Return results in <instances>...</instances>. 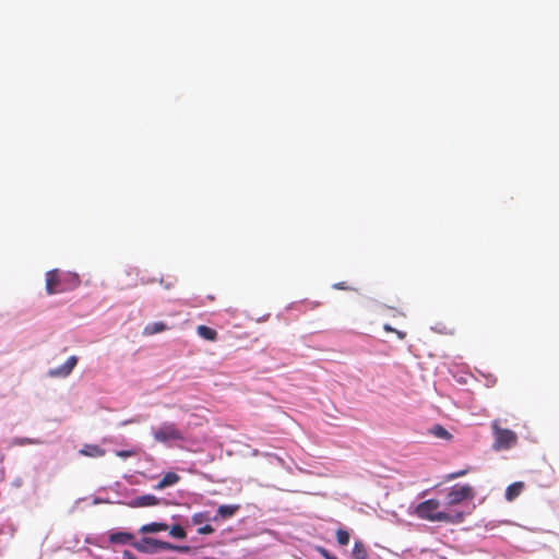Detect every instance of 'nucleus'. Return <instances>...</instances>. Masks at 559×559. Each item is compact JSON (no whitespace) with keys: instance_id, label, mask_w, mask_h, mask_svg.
I'll return each mask as SVG.
<instances>
[{"instance_id":"obj_1","label":"nucleus","mask_w":559,"mask_h":559,"mask_svg":"<svg viewBox=\"0 0 559 559\" xmlns=\"http://www.w3.org/2000/svg\"><path fill=\"white\" fill-rule=\"evenodd\" d=\"M440 502L437 499H428L416 506L414 513L421 520L430 522L461 523L464 520L462 512L453 514L439 511Z\"/></svg>"},{"instance_id":"obj_2","label":"nucleus","mask_w":559,"mask_h":559,"mask_svg":"<svg viewBox=\"0 0 559 559\" xmlns=\"http://www.w3.org/2000/svg\"><path fill=\"white\" fill-rule=\"evenodd\" d=\"M79 285L80 277L76 273L64 272L59 269L46 272V292L48 295L73 290Z\"/></svg>"},{"instance_id":"obj_3","label":"nucleus","mask_w":559,"mask_h":559,"mask_svg":"<svg viewBox=\"0 0 559 559\" xmlns=\"http://www.w3.org/2000/svg\"><path fill=\"white\" fill-rule=\"evenodd\" d=\"M491 429L493 433L492 448L496 451L509 450L518 443V436L514 431L501 427V420L495 419L491 423Z\"/></svg>"},{"instance_id":"obj_4","label":"nucleus","mask_w":559,"mask_h":559,"mask_svg":"<svg viewBox=\"0 0 559 559\" xmlns=\"http://www.w3.org/2000/svg\"><path fill=\"white\" fill-rule=\"evenodd\" d=\"M155 441L169 443L173 441H183V432L173 423H165L157 428L152 429Z\"/></svg>"},{"instance_id":"obj_5","label":"nucleus","mask_w":559,"mask_h":559,"mask_svg":"<svg viewBox=\"0 0 559 559\" xmlns=\"http://www.w3.org/2000/svg\"><path fill=\"white\" fill-rule=\"evenodd\" d=\"M476 496L474 488L468 485H454L452 486L447 493V504L448 506H457L465 500H473Z\"/></svg>"},{"instance_id":"obj_6","label":"nucleus","mask_w":559,"mask_h":559,"mask_svg":"<svg viewBox=\"0 0 559 559\" xmlns=\"http://www.w3.org/2000/svg\"><path fill=\"white\" fill-rule=\"evenodd\" d=\"M108 542L114 545H131L134 549L140 551V540L134 534L127 531H111L108 535Z\"/></svg>"},{"instance_id":"obj_7","label":"nucleus","mask_w":559,"mask_h":559,"mask_svg":"<svg viewBox=\"0 0 559 559\" xmlns=\"http://www.w3.org/2000/svg\"><path fill=\"white\" fill-rule=\"evenodd\" d=\"M124 479H126L124 483L117 481L114 485V487L111 488V490L115 493L114 498H122V497L126 496V497H128L130 499L131 496H132V492L140 493L136 489L131 487V486H133L135 484V480H134L135 476L134 475H124Z\"/></svg>"},{"instance_id":"obj_8","label":"nucleus","mask_w":559,"mask_h":559,"mask_svg":"<svg viewBox=\"0 0 559 559\" xmlns=\"http://www.w3.org/2000/svg\"><path fill=\"white\" fill-rule=\"evenodd\" d=\"M75 355L70 356L62 365L48 370V376L51 378H67L78 364Z\"/></svg>"},{"instance_id":"obj_9","label":"nucleus","mask_w":559,"mask_h":559,"mask_svg":"<svg viewBox=\"0 0 559 559\" xmlns=\"http://www.w3.org/2000/svg\"><path fill=\"white\" fill-rule=\"evenodd\" d=\"M99 503H119V504H126V506H129V507H132V508H139L140 507V493L132 492V496H131L130 499L128 497H126V496L122 497V498H114V497L100 498V497H96L93 500V504H99Z\"/></svg>"},{"instance_id":"obj_10","label":"nucleus","mask_w":559,"mask_h":559,"mask_svg":"<svg viewBox=\"0 0 559 559\" xmlns=\"http://www.w3.org/2000/svg\"><path fill=\"white\" fill-rule=\"evenodd\" d=\"M173 544L151 537H142V552H159L169 550Z\"/></svg>"},{"instance_id":"obj_11","label":"nucleus","mask_w":559,"mask_h":559,"mask_svg":"<svg viewBox=\"0 0 559 559\" xmlns=\"http://www.w3.org/2000/svg\"><path fill=\"white\" fill-rule=\"evenodd\" d=\"M180 480V476L174 472L166 473L163 478L154 486L155 490H162L166 487L173 486Z\"/></svg>"},{"instance_id":"obj_12","label":"nucleus","mask_w":559,"mask_h":559,"mask_svg":"<svg viewBox=\"0 0 559 559\" xmlns=\"http://www.w3.org/2000/svg\"><path fill=\"white\" fill-rule=\"evenodd\" d=\"M238 504H223L219 506L217 509V515L213 518L214 521H216L218 518L221 519H230L233 518L236 512L239 510Z\"/></svg>"},{"instance_id":"obj_13","label":"nucleus","mask_w":559,"mask_h":559,"mask_svg":"<svg viewBox=\"0 0 559 559\" xmlns=\"http://www.w3.org/2000/svg\"><path fill=\"white\" fill-rule=\"evenodd\" d=\"M524 487L525 485L523 481H515L509 485L506 489V499L510 502L515 500L522 493Z\"/></svg>"},{"instance_id":"obj_14","label":"nucleus","mask_w":559,"mask_h":559,"mask_svg":"<svg viewBox=\"0 0 559 559\" xmlns=\"http://www.w3.org/2000/svg\"><path fill=\"white\" fill-rule=\"evenodd\" d=\"M80 453L85 456L99 457L105 454V450L97 444H85Z\"/></svg>"},{"instance_id":"obj_15","label":"nucleus","mask_w":559,"mask_h":559,"mask_svg":"<svg viewBox=\"0 0 559 559\" xmlns=\"http://www.w3.org/2000/svg\"><path fill=\"white\" fill-rule=\"evenodd\" d=\"M41 443H44V441L40 439H34V438H27V437H15L10 440L9 445L10 447H15V445L23 447V445H28V444H41Z\"/></svg>"},{"instance_id":"obj_16","label":"nucleus","mask_w":559,"mask_h":559,"mask_svg":"<svg viewBox=\"0 0 559 559\" xmlns=\"http://www.w3.org/2000/svg\"><path fill=\"white\" fill-rule=\"evenodd\" d=\"M197 332L199 336L206 341L214 342L217 338V332L214 329L206 325H199L197 328Z\"/></svg>"},{"instance_id":"obj_17","label":"nucleus","mask_w":559,"mask_h":559,"mask_svg":"<svg viewBox=\"0 0 559 559\" xmlns=\"http://www.w3.org/2000/svg\"><path fill=\"white\" fill-rule=\"evenodd\" d=\"M353 559H368V552L361 542H356L353 548Z\"/></svg>"},{"instance_id":"obj_18","label":"nucleus","mask_w":559,"mask_h":559,"mask_svg":"<svg viewBox=\"0 0 559 559\" xmlns=\"http://www.w3.org/2000/svg\"><path fill=\"white\" fill-rule=\"evenodd\" d=\"M430 431L439 439L451 440L453 438V436L441 425H435Z\"/></svg>"},{"instance_id":"obj_19","label":"nucleus","mask_w":559,"mask_h":559,"mask_svg":"<svg viewBox=\"0 0 559 559\" xmlns=\"http://www.w3.org/2000/svg\"><path fill=\"white\" fill-rule=\"evenodd\" d=\"M168 530V526L164 523H151L142 525V533H157Z\"/></svg>"},{"instance_id":"obj_20","label":"nucleus","mask_w":559,"mask_h":559,"mask_svg":"<svg viewBox=\"0 0 559 559\" xmlns=\"http://www.w3.org/2000/svg\"><path fill=\"white\" fill-rule=\"evenodd\" d=\"M167 329V326L163 322H155L152 324H148L144 329V333L147 335H153L159 332H163Z\"/></svg>"},{"instance_id":"obj_21","label":"nucleus","mask_w":559,"mask_h":559,"mask_svg":"<svg viewBox=\"0 0 559 559\" xmlns=\"http://www.w3.org/2000/svg\"><path fill=\"white\" fill-rule=\"evenodd\" d=\"M169 534H170V536H173L175 538H179V539H183L187 536L185 528L179 524L173 525L169 528Z\"/></svg>"},{"instance_id":"obj_22","label":"nucleus","mask_w":559,"mask_h":559,"mask_svg":"<svg viewBox=\"0 0 559 559\" xmlns=\"http://www.w3.org/2000/svg\"><path fill=\"white\" fill-rule=\"evenodd\" d=\"M192 523L195 525H201L202 523L209 522L212 519L210 518L209 512H199L192 515Z\"/></svg>"},{"instance_id":"obj_23","label":"nucleus","mask_w":559,"mask_h":559,"mask_svg":"<svg viewBox=\"0 0 559 559\" xmlns=\"http://www.w3.org/2000/svg\"><path fill=\"white\" fill-rule=\"evenodd\" d=\"M350 535L346 530L336 531V540L341 546H346L349 543Z\"/></svg>"},{"instance_id":"obj_24","label":"nucleus","mask_w":559,"mask_h":559,"mask_svg":"<svg viewBox=\"0 0 559 559\" xmlns=\"http://www.w3.org/2000/svg\"><path fill=\"white\" fill-rule=\"evenodd\" d=\"M158 503V499L153 495H142V507H152Z\"/></svg>"},{"instance_id":"obj_25","label":"nucleus","mask_w":559,"mask_h":559,"mask_svg":"<svg viewBox=\"0 0 559 559\" xmlns=\"http://www.w3.org/2000/svg\"><path fill=\"white\" fill-rule=\"evenodd\" d=\"M467 473H468V469H461V471H457V472H453V473H450V474L445 475L444 480L445 481H451V480L456 479L459 477L465 476Z\"/></svg>"},{"instance_id":"obj_26","label":"nucleus","mask_w":559,"mask_h":559,"mask_svg":"<svg viewBox=\"0 0 559 559\" xmlns=\"http://www.w3.org/2000/svg\"><path fill=\"white\" fill-rule=\"evenodd\" d=\"M214 533V527L210 524H205L198 528V534L200 535H209Z\"/></svg>"},{"instance_id":"obj_27","label":"nucleus","mask_w":559,"mask_h":559,"mask_svg":"<svg viewBox=\"0 0 559 559\" xmlns=\"http://www.w3.org/2000/svg\"><path fill=\"white\" fill-rule=\"evenodd\" d=\"M169 550H176V551H179V552H182V554H188V552H190L191 547L190 546H176V545H173V548H170Z\"/></svg>"},{"instance_id":"obj_28","label":"nucleus","mask_w":559,"mask_h":559,"mask_svg":"<svg viewBox=\"0 0 559 559\" xmlns=\"http://www.w3.org/2000/svg\"><path fill=\"white\" fill-rule=\"evenodd\" d=\"M318 551L325 559H337L335 556L331 555L325 548L319 547Z\"/></svg>"},{"instance_id":"obj_29","label":"nucleus","mask_w":559,"mask_h":559,"mask_svg":"<svg viewBox=\"0 0 559 559\" xmlns=\"http://www.w3.org/2000/svg\"><path fill=\"white\" fill-rule=\"evenodd\" d=\"M121 559H136V557L131 550L126 549L121 552Z\"/></svg>"},{"instance_id":"obj_30","label":"nucleus","mask_w":559,"mask_h":559,"mask_svg":"<svg viewBox=\"0 0 559 559\" xmlns=\"http://www.w3.org/2000/svg\"><path fill=\"white\" fill-rule=\"evenodd\" d=\"M132 454H134V452L131 451V450H120V451L116 452V455L120 456V457H128V456H130Z\"/></svg>"},{"instance_id":"obj_31","label":"nucleus","mask_w":559,"mask_h":559,"mask_svg":"<svg viewBox=\"0 0 559 559\" xmlns=\"http://www.w3.org/2000/svg\"><path fill=\"white\" fill-rule=\"evenodd\" d=\"M400 340H404L406 337V333L403 331L394 330V332Z\"/></svg>"},{"instance_id":"obj_32","label":"nucleus","mask_w":559,"mask_h":559,"mask_svg":"<svg viewBox=\"0 0 559 559\" xmlns=\"http://www.w3.org/2000/svg\"><path fill=\"white\" fill-rule=\"evenodd\" d=\"M334 287L337 288V289H346V286H345L344 283H337V284L334 285Z\"/></svg>"},{"instance_id":"obj_33","label":"nucleus","mask_w":559,"mask_h":559,"mask_svg":"<svg viewBox=\"0 0 559 559\" xmlns=\"http://www.w3.org/2000/svg\"><path fill=\"white\" fill-rule=\"evenodd\" d=\"M383 329L386 331V332H394L395 329H393L390 324H384Z\"/></svg>"},{"instance_id":"obj_34","label":"nucleus","mask_w":559,"mask_h":559,"mask_svg":"<svg viewBox=\"0 0 559 559\" xmlns=\"http://www.w3.org/2000/svg\"><path fill=\"white\" fill-rule=\"evenodd\" d=\"M85 542H86L87 544L97 545V544L94 542V539H93L92 537H90V536H87V537L85 538Z\"/></svg>"},{"instance_id":"obj_35","label":"nucleus","mask_w":559,"mask_h":559,"mask_svg":"<svg viewBox=\"0 0 559 559\" xmlns=\"http://www.w3.org/2000/svg\"><path fill=\"white\" fill-rule=\"evenodd\" d=\"M15 486H20V480L14 481Z\"/></svg>"}]
</instances>
